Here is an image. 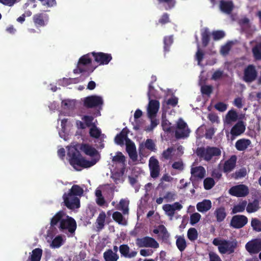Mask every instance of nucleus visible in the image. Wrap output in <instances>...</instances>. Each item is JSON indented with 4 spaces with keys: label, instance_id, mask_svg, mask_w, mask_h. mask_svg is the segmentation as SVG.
I'll return each instance as SVG.
<instances>
[{
    "label": "nucleus",
    "instance_id": "obj_1",
    "mask_svg": "<svg viewBox=\"0 0 261 261\" xmlns=\"http://www.w3.org/2000/svg\"><path fill=\"white\" fill-rule=\"evenodd\" d=\"M84 193V190L79 185H73L68 193L63 195L64 205L69 210L80 207L81 197Z\"/></svg>",
    "mask_w": 261,
    "mask_h": 261
},
{
    "label": "nucleus",
    "instance_id": "obj_2",
    "mask_svg": "<svg viewBox=\"0 0 261 261\" xmlns=\"http://www.w3.org/2000/svg\"><path fill=\"white\" fill-rule=\"evenodd\" d=\"M67 156L70 164L76 170V167L83 168H89L96 164L97 161L95 160L88 161L82 156L80 152L74 146L68 147Z\"/></svg>",
    "mask_w": 261,
    "mask_h": 261
},
{
    "label": "nucleus",
    "instance_id": "obj_3",
    "mask_svg": "<svg viewBox=\"0 0 261 261\" xmlns=\"http://www.w3.org/2000/svg\"><path fill=\"white\" fill-rule=\"evenodd\" d=\"M196 153L200 159L206 162H209L212 159L218 160L221 155V151L219 148L209 146L206 147H198Z\"/></svg>",
    "mask_w": 261,
    "mask_h": 261
},
{
    "label": "nucleus",
    "instance_id": "obj_4",
    "mask_svg": "<svg viewBox=\"0 0 261 261\" xmlns=\"http://www.w3.org/2000/svg\"><path fill=\"white\" fill-rule=\"evenodd\" d=\"M91 53L82 56L79 60L76 68L73 70V73L79 74L88 71L87 68L92 63Z\"/></svg>",
    "mask_w": 261,
    "mask_h": 261
},
{
    "label": "nucleus",
    "instance_id": "obj_5",
    "mask_svg": "<svg viewBox=\"0 0 261 261\" xmlns=\"http://www.w3.org/2000/svg\"><path fill=\"white\" fill-rule=\"evenodd\" d=\"M58 228L61 231L67 230L69 232L73 233L76 230V223L73 218L69 216H65V218L61 221Z\"/></svg>",
    "mask_w": 261,
    "mask_h": 261
},
{
    "label": "nucleus",
    "instance_id": "obj_6",
    "mask_svg": "<svg viewBox=\"0 0 261 261\" xmlns=\"http://www.w3.org/2000/svg\"><path fill=\"white\" fill-rule=\"evenodd\" d=\"M175 137L177 139L187 138L189 136L190 130L187 124L182 119H179L177 123Z\"/></svg>",
    "mask_w": 261,
    "mask_h": 261
},
{
    "label": "nucleus",
    "instance_id": "obj_7",
    "mask_svg": "<svg viewBox=\"0 0 261 261\" xmlns=\"http://www.w3.org/2000/svg\"><path fill=\"white\" fill-rule=\"evenodd\" d=\"M136 244L138 247L140 248H158L159 247V244L154 238L147 236L137 238L136 240Z\"/></svg>",
    "mask_w": 261,
    "mask_h": 261
},
{
    "label": "nucleus",
    "instance_id": "obj_8",
    "mask_svg": "<svg viewBox=\"0 0 261 261\" xmlns=\"http://www.w3.org/2000/svg\"><path fill=\"white\" fill-rule=\"evenodd\" d=\"M84 106L87 108L101 107L103 101L101 96L93 95L85 97L83 100Z\"/></svg>",
    "mask_w": 261,
    "mask_h": 261
},
{
    "label": "nucleus",
    "instance_id": "obj_9",
    "mask_svg": "<svg viewBox=\"0 0 261 261\" xmlns=\"http://www.w3.org/2000/svg\"><path fill=\"white\" fill-rule=\"evenodd\" d=\"M257 76V71L255 66L253 64L247 66L243 71V81L246 83H251L254 81Z\"/></svg>",
    "mask_w": 261,
    "mask_h": 261
},
{
    "label": "nucleus",
    "instance_id": "obj_10",
    "mask_svg": "<svg viewBox=\"0 0 261 261\" xmlns=\"http://www.w3.org/2000/svg\"><path fill=\"white\" fill-rule=\"evenodd\" d=\"M245 249L251 254L258 253L261 251V239H254L248 242Z\"/></svg>",
    "mask_w": 261,
    "mask_h": 261
},
{
    "label": "nucleus",
    "instance_id": "obj_11",
    "mask_svg": "<svg viewBox=\"0 0 261 261\" xmlns=\"http://www.w3.org/2000/svg\"><path fill=\"white\" fill-rule=\"evenodd\" d=\"M94 61L99 65H107L112 60L111 54L102 52H91Z\"/></svg>",
    "mask_w": 261,
    "mask_h": 261
},
{
    "label": "nucleus",
    "instance_id": "obj_12",
    "mask_svg": "<svg viewBox=\"0 0 261 261\" xmlns=\"http://www.w3.org/2000/svg\"><path fill=\"white\" fill-rule=\"evenodd\" d=\"M248 221L247 217L245 215H234L231 218L230 225L234 228L240 229L246 225Z\"/></svg>",
    "mask_w": 261,
    "mask_h": 261
},
{
    "label": "nucleus",
    "instance_id": "obj_13",
    "mask_svg": "<svg viewBox=\"0 0 261 261\" xmlns=\"http://www.w3.org/2000/svg\"><path fill=\"white\" fill-rule=\"evenodd\" d=\"M230 195L238 197H244L249 193L248 187L244 185H239L231 187L229 191Z\"/></svg>",
    "mask_w": 261,
    "mask_h": 261
},
{
    "label": "nucleus",
    "instance_id": "obj_14",
    "mask_svg": "<svg viewBox=\"0 0 261 261\" xmlns=\"http://www.w3.org/2000/svg\"><path fill=\"white\" fill-rule=\"evenodd\" d=\"M237 247V243L229 242L225 240H223V242L221 243L220 246H218V250L220 253L225 254L232 253L234 251V249Z\"/></svg>",
    "mask_w": 261,
    "mask_h": 261
},
{
    "label": "nucleus",
    "instance_id": "obj_15",
    "mask_svg": "<svg viewBox=\"0 0 261 261\" xmlns=\"http://www.w3.org/2000/svg\"><path fill=\"white\" fill-rule=\"evenodd\" d=\"M205 170L202 166H199L195 167H192L191 169V181L193 184H194L197 179H203L205 175Z\"/></svg>",
    "mask_w": 261,
    "mask_h": 261
},
{
    "label": "nucleus",
    "instance_id": "obj_16",
    "mask_svg": "<svg viewBox=\"0 0 261 261\" xmlns=\"http://www.w3.org/2000/svg\"><path fill=\"white\" fill-rule=\"evenodd\" d=\"M149 168L150 176L153 178H157L160 171V167L158 160L154 156H151L149 161Z\"/></svg>",
    "mask_w": 261,
    "mask_h": 261
},
{
    "label": "nucleus",
    "instance_id": "obj_17",
    "mask_svg": "<svg viewBox=\"0 0 261 261\" xmlns=\"http://www.w3.org/2000/svg\"><path fill=\"white\" fill-rule=\"evenodd\" d=\"M160 103L159 100L156 99H149L147 107V114L150 119L153 118L156 115L160 109Z\"/></svg>",
    "mask_w": 261,
    "mask_h": 261
},
{
    "label": "nucleus",
    "instance_id": "obj_18",
    "mask_svg": "<svg viewBox=\"0 0 261 261\" xmlns=\"http://www.w3.org/2000/svg\"><path fill=\"white\" fill-rule=\"evenodd\" d=\"M33 20L36 27H44L48 20V16L44 13H37L33 15Z\"/></svg>",
    "mask_w": 261,
    "mask_h": 261
},
{
    "label": "nucleus",
    "instance_id": "obj_19",
    "mask_svg": "<svg viewBox=\"0 0 261 261\" xmlns=\"http://www.w3.org/2000/svg\"><path fill=\"white\" fill-rule=\"evenodd\" d=\"M126 151L128 154L129 158L133 161H136L138 155L136 151V147L135 143L130 139L126 140Z\"/></svg>",
    "mask_w": 261,
    "mask_h": 261
},
{
    "label": "nucleus",
    "instance_id": "obj_20",
    "mask_svg": "<svg viewBox=\"0 0 261 261\" xmlns=\"http://www.w3.org/2000/svg\"><path fill=\"white\" fill-rule=\"evenodd\" d=\"M219 8L220 10L226 14H229L232 11L234 5L232 1L220 0L219 3Z\"/></svg>",
    "mask_w": 261,
    "mask_h": 261
},
{
    "label": "nucleus",
    "instance_id": "obj_21",
    "mask_svg": "<svg viewBox=\"0 0 261 261\" xmlns=\"http://www.w3.org/2000/svg\"><path fill=\"white\" fill-rule=\"evenodd\" d=\"M237 157L232 155L228 160L226 161L223 165V171L225 173L231 172L236 167Z\"/></svg>",
    "mask_w": 261,
    "mask_h": 261
},
{
    "label": "nucleus",
    "instance_id": "obj_22",
    "mask_svg": "<svg viewBox=\"0 0 261 261\" xmlns=\"http://www.w3.org/2000/svg\"><path fill=\"white\" fill-rule=\"evenodd\" d=\"M119 251L122 256L127 258H132L136 256L137 252L136 251H132L129 252V247L126 244L121 245L119 247Z\"/></svg>",
    "mask_w": 261,
    "mask_h": 261
},
{
    "label": "nucleus",
    "instance_id": "obj_23",
    "mask_svg": "<svg viewBox=\"0 0 261 261\" xmlns=\"http://www.w3.org/2000/svg\"><path fill=\"white\" fill-rule=\"evenodd\" d=\"M251 141L248 139L242 138L237 140L235 143V147L237 150L245 151L250 145Z\"/></svg>",
    "mask_w": 261,
    "mask_h": 261
},
{
    "label": "nucleus",
    "instance_id": "obj_24",
    "mask_svg": "<svg viewBox=\"0 0 261 261\" xmlns=\"http://www.w3.org/2000/svg\"><path fill=\"white\" fill-rule=\"evenodd\" d=\"M128 130L126 128H123L121 132L118 134L115 137V142L117 145L122 146L124 145V142H126V140L129 139L127 137Z\"/></svg>",
    "mask_w": 261,
    "mask_h": 261
},
{
    "label": "nucleus",
    "instance_id": "obj_25",
    "mask_svg": "<svg viewBox=\"0 0 261 261\" xmlns=\"http://www.w3.org/2000/svg\"><path fill=\"white\" fill-rule=\"evenodd\" d=\"M245 130V126L243 121L238 122L231 129L230 133L233 136H238Z\"/></svg>",
    "mask_w": 261,
    "mask_h": 261
},
{
    "label": "nucleus",
    "instance_id": "obj_26",
    "mask_svg": "<svg viewBox=\"0 0 261 261\" xmlns=\"http://www.w3.org/2000/svg\"><path fill=\"white\" fill-rule=\"evenodd\" d=\"M211 207L212 202L211 200L207 199H204L202 201L198 202L196 205L197 211L201 213L206 212Z\"/></svg>",
    "mask_w": 261,
    "mask_h": 261
},
{
    "label": "nucleus",
    "instance_id": "obj_27",
    "mask_svg": "<svg viewBox=\"0 0 261 261\" xmlns=\"http://www.w3.org/2000/svg\"><path fill=\"white\" fill-rule=\"evenodd\" d=\"M80 149L86 155L94 156L98 154L97 150L88 144H82L80 146Z\"/></svg>",
    "mask_w": 261,
    "mask_h": 261
},
{
    "label": "nucleus",
    "instance_id": "obj_28",
    "mask_svg": "<svg viewBox=\"0 0 261 261\" xmlns=\"http://www.w3.org/2000/svg\"><path fill=\"white\" fill-rule=\"evenodd\" d=\"M65 214L63 211H60L57 213L55 216L51 219L50 225L51 227H55L64 219V216H65Z\"/></svg>",
    "mask_w": 261,
    "mask_h": 261
},
{
    "label": "nucleus",
    "instance_id": "obj_29",
    "mask_svg": "<svg viewBox=\"0 0 261 261\" xmlns=\"http://www.w3.org/2000/svg\"><path fill=\"white\" fill-rule=\"evenodd\" d=\"M128 205V200L121 199L119 203L116 206V208L122 211L123 215H127L129 212Z\"/></svg>",
    "mask_w": 261,
    "mask_h": 261
},
{
    "label": "nucleus",
    "instance_id": "obj_30",
    "mask_svg": "<svg viewBox=\"0 0 261 261\" xmlns=\"http://www.w3.org/2000/svg\"><path fill=\"white\" fill-rule=\"evenodd\" d=\"M103 256L105 261H117L119 258L118 254L110 249L107 250Z\"/></svg>",
    "mask_w": 261,
    "mask_h": 261
},
{
    "label": "nucleus",
    "instance_id": "obj_31",
    "mask_svg": "<svg viewBox=\"0 0 261 261\" xmlns=\"http://www.w3.org/2000/svg\"><path fill=\"white\" fill-rule=\"evenodd\" d=\"M144 147L151 151L155 152L156 151L155 144L151 139H147L144 143H142L140 144L139 149H141Z\"/></svg>",
    "mask_w": 261,
    "mask_h": 261
},
{
    "label": "nucleus",
    "instance_id": "obj_32",
    "mask_svg": "<svg viewBox=\"0 0 261 261\" xmlns=\"http://www.w3.org/2000/svg\"><path fill=\"white\" fill-rule=\"evenodd\" d=\"M217 222L223 221L226 217L225 208L224 207L217 208L214 212Z\"/></svg>",
    "mask_w": 261,
    "mask_h": 261
},
{
    "label": "nucleus",
    "instance_id": "obj_33",
    "mask_svg": "<svg viewBox=\"0 0 261 261\" xmlns=\"http://www.w3.org/2000/svg\"><path fill=\"white\" fill-rule=\"evenodd\" d=\"M259 208V201L254 199L252 202H249L246 205V211L248 213H254Z\"/></svg>",
    "mask_w": 261,
    "mask_h": 261
},
{
    "label": "nucleus",
    "instance_id": "obj_34",
    "mask_svg": "<svg viewBox=\"0 0 261 261\" xmlns=\"http://www.w3.org/2000/svg\"><path fill=\"white\" fill-rule=\"evenodd\" d=\"M142 115V112L140 109H137L134 114V119L135 121L134 122L132 123V124L133 125V128L135 130H139L141 126V122L139 120H138L139 118H140Z\"/></svg>",
    "mask_w": 261,
    "mask_h": 261
},
{
    "label": "nucleus",
    "instance_id": "obj_35",
    "mask_svg": "<svg viewBox=\"0 0 261 261\" xmlns=\"http://www.w3.org/2000/svg\"><path fill=\"white\" fill-rule=\"evenodd\" d=\"M252 53L255 60H261V41L252 47Z\"/></svg>",
    "mask_w": 261,
    "mask_h": 261
},
{
    "label": "nucleus",
    "instance_id": "obj_36",
    "mask_svg": "<svg viewBox=\"0 0 261 261\" xmlns=\"http://www.w3.org/2000/svg\"><path fill=\"white\" fill-rule=\"evenodd\" d=\"M164 51L166 53L170 50V47L173 42L172 36H165L164 38Z\"/></svg>",
    "mask_w": 261,
    "mask_h": 261
},
{
    "label": "nucleus",
    "instance_id": "obj_37",
    "mask_svg": "<svg viewBox=\"0 0 261 261\" xmlns=\"http://www.w3.org/2000/svg\"><path fill=\"white\" fill-rule=\"evenodd\" d=\"M106 218V215L104 212L99 214L96 219V227L98 229H102L104 227Z\"/></svg>",
    "mask_w": 261,
    "mask_h": 261
},
{
    "label": "nucleus",
    "instance_id": "obj_38",
    "mask_svg": "<svg viewBox=\"0 0 261 261\" xmlns=\"http://www.w3.org/2000/svg\"><path fill=\"white\" fill-rule=\"evenodd\" d=\"M42 254V250L40 248H35L32 251L30 257L31 261H40Z\"/></svg>",
    "mask_w": 261,
    "mask_h": 261
},
{
    "label": "nucleus",
    "instance_id": "obj_39",
    "mask_svg": "<svg viewBox=\"0 0 261 261\" xmlns=\"http://www.w3.org/2000/svg\"><path fill=\"white\" fill-rule=\"evenodd\" d=\"M247 204V201L246 200H244L240 202L237 205H235L232 208V213L236 214L244 212L246 207Z\"/></svg>",
    "mask_w": 261,
    "mask_h": 261
},
{
    "label": "nucleus",
    "instance_id": "obj_40",
    "mask_svg": "<svg viewBox=\"0 0 261 261\" xmlns=\"http://www.w3.org/2000/svg\"><path fill=\"white\" fill-rule=\"evenodd\" d=\"M176 245L180 252L184 251L187 247V243L185 238L181 236L178 237L176 241Z\"/></svg>",
    "mask_w": 261,
    "mask_h": 261
},
{
    "label": "nucleus",
    "instance_id": "obj_41",
    "mask_svg": "<svg viewBox=\"0 0 261 261\" xmlns=\"http://www.w3.org/2000/svg\"><path fill=\"white\" fill-rule=\"evenodd\" d=\"M112 218L119 224L125 225L126 224L124 218L120 212L117 211L114 212L112 215Z\"/></svg>",
    "mask_w": 261,
    "mask_h": 261
},
{
    "label": "nucleus",
    "instance_id": "obj_42",
    "mask_svg": "<svg viewBox=\"0 0 261 261\" xmlns=\"http://www.w3.org/2000/svg\"><path fill=\"white\" fill-rule=\"evenodd\" d=\"M162 126L164 132L170 133L173 132L174 127L171 126V123L166 119H163L162 121Z\"/></svg>",
    "mask_w": 261,
    "mask_h": 261
},
{
    "label": "nucleus",
    "instance_id": "obj_43",
    "mask_svg": "<svg viewBox=\"0 0 261 261\" xmlns=\"http://www.w3.org/2000/svg\"><path fill=\"white\" fill-rule=\"evenodd\" d=\"M159 4H163L165 9L169 10L172 9L175 5V0H158Z\"/></svg>",
    "mask_w": 261,
    "mask_h": 261
},
{
    "label": "nucleus",
    "instance_id": "obj_44",
    "mask_svg": "<svg viewBox=\"0 0 261 261\" xmlns=\"http://www.w3.org/2000/svg\"><path fill=\"white\" fill-rule=\"evenodd\" d=\"M113 162L121 163L124 166L125 163V157L121 152H117L116 155L114 156L112 159Z\"/></svg>",
    "mask_w": 261,
    "mask_h": 261
},
{
    "label": "nucleus",
    "instance_id": "obj_45",
    "mask_svg": "<svg viewBox=\"0 0 261 261\" xmlns=\"http://www.w3.org/2000/svg\"><path fill=\"white\" fill-rule=\"evenodd\" d=\"M89 134L91 137L98 139L101 136V130L96 127L95 124H93L90 129Z\"/></svg>",
    "mask_w": 261,
    "mask_h": 261
},
{
    "label": "nucleus",
    "instance_id": "obj_46",
    "mask_svg": "<svg viewBox=\"0 0 261 261\" xmlns=\"http://www.w3.org/2000/svg\"><path fill=\"white\" fill-rule=\"evenodd\" d=\"M251 226L253 229L257 232L261 231V221L258 219L252 218L251 221Z\"/></svg>",
    "mask_w": 261,
    "mask_h": 261
},
{
    "label": "nucleus",
    "instance_id": "obj_47",
    "mask_svg": "<svg viewBox=\"0 0 261 261\" xmlns=\"http://www.w3.org/2000/svg\"><path fill=\"white\" fill-rule=\"evenodd\" d=\"M187 236L189 240L194 241L198 238V232L196 228L192 227L189 229L187 232Z\"/></svg>",
    "mask_w": 261,
    "mask_h": 261
},
{
    "label": "nucleus",
    "instance_id": "obj_48",
    "mask_svg": "<svg viewBox=\"0 0 261 261\" xmlns=\"http://www.w3.org/2000/svg\"><path fill=\"white\" fill-rule=\"evenodd\" d=\"M202 44L203 47H206L210 40V33L207 30H205L201 33Z\"/></svg>",
    "mask_w": 261,
    "mask_h": 261
},
{
    "label": "nucleus",
    "instance_id": "obj_49",
    "mask_svg": "<svg viewBox=\"0 0 261 261\" xmlns=\"http://www.w3.org/2000/svg\"><path fill=\"white\" fill-rule=\"evenodd\" d=\"M215 182L214 179L211 177H207L204 179L203 186L205 190L211 189L215 185Z\"/></svg>",
    "mask_w": 261,
    "mask_h": 261
},
{
    "label": "nucleus",
    "instance_id": "obj_50",
    "mask_svg": "<svg viewBox=\"0 0 261 261\" xmlns=\"http://www.w3.org/2000/svg\"><path fill=\"white\" fill-rule=\"evenodd\" d=\"M159 229L161 234H162V239L163 241L166 242L168 241L169 234L166 228L163 225L159 226Z\"/></svg>",
    "mask_w": 261,
    "mask_h": 261
},
{
    "label": "nucleus",
    "instance_id": "obj_51",
    "mask_svg": "<svg viewBox=\"0 0 261 261\" xmlns=\"http://www.w3.org/2000/svg\"><path fill=\"white\" fill-rule=\"evenodd\" d=\"M63 239L61 236H58L52 241L51 246L54 248H59L62 244Z\"/></svg>",
    "mask_w": 261,
    "mask_h": 261
},
{
    "label": "nucleus",
    "instance_id": "obj_52",
    "mask_svg": "<svg viewBox=\"0 0 261 261\" xmlns=\"http://www.w3.org/2000/svg\"><path fill=\"white\" fill-rule=\"evenodd\" d=\"M226 119L230 121H235L238 118L237 112L233 110H230L226 115Z\"/></svg>",
    "mask_w": 261,
    "mask_h": 261
},
{
    "label": "nucleus",
    "instance_id": "obj_53",
    "mask_svg": "<svg viewBox=\"0 0 261 261\" xmlns=\"http://www.w3.org/2000/svg\"><path fill=\"white\" fill-rule=\"evenodd\" d=\"M82 119L84 121L87 127H92L93 125L95 124L94 123H92V121L94 120V118L92 116L84 115L82 117Z\"/></svg>",
    "mask_w": 261,
    "mask_h": 261
},
{
    "label": "nucleus",
    "instance_id": "obj_54",
    "mask_svg": "<svg viewBox=\"0 0 261 261\" xmlns=\"http://www.w3.org/2000/svg\"><path fill=\"white\" fill-rule=\"evenodd\" d=\"M213 88L211 85H204L201 87V91L203 94L210 96L213 92Z\"/></svg>",
    "mask_w": 261,
    "mask_h": 261
},
{
    "label": "nucleus",
    "instance_id": "obj_55",
    "mask_svg": "<svg viewBox=\"0 0 261 261\" xmlns=\"http://www.w3.org/2000/svg\"><path fill=\"white\" fill-rule=\"evenodd\" d=\"M247 172L245 168L240 169L238 171H236V172L233 174L232 176L235 179H239L242 177H244L246 175Z\"/></svg>",
    "mask_w": 261,
    "mask_h": 261
},
{
    "label": "nucleus",
    "instance_id": "obj_56",
    "mask_svg": "<svg viewBox=\"0 0 261 261\" xmlns=\"http://www.w3.org/2000/svg\"><path fill=\"white\" fill-rule=\"evenodd\" d=\"M163 208L167 213L168 216L172 217L174 215V209H173V206L171 204H165L163 206Z\"/></svg>",
    "mask_w": 261,
    "mask_h": 261
},
{
    "label": "nucleus",
    "instance_id": "obj_57",
    "mask_svg": "<svg viewBox=\"0 0 261 261\" xmlns=\"http://www.w3.org/2000/svg\"><path fill=\"white\" fill-rule=\"evenodd\" d=\"M201 218V215L198 213H195L190 216V224L192 225L198 223Z\"/></svg>",
    "mask_w": 261,
    "mask_h": 261
},
{
    "label": "nucleus",
    "instance_id": "obj_58",
    "mask_svg": "<svg viewBox=\"0 0 261 261\" xmlns=\"http://www.w3.org/2000/svg\"><path fill=\"white\" fill-rule=\"evenodd\" d=\"M153 81L150 82L148 86V91L147 92V96H148L149 99H150L151 98V97H153V98H159V97L155 96L154 94H153V92L155 91V90H154V87L153 86Z\"/></svg>",
    "mask_w": 261,
    "mask_h": 261
},
{
    "label": "nucleus",
    "instance_id": "obj_59",
    "mask_svg": "<svg viewBox=\"0 0 261 261\" xmlns=\"http://www.w3.org/2000/svg\"><path fill=\"white\" fill-rule=\"evenodd\" d=\"M170 22L169 15L167 13H164L159 19V23L162 25H164Z\"/></svg>",
    "mask_w": 261,
    "mask_h": 261
},
{
    "label": "nucleus",
    "instance_id": "obj_60",
    "mask_svg": "<svg viewBox=\"0 0 261 261\" xmlns=\"http://www.w3.org/2000/svg\"><path fill=\"white\" fill-rule=\"evenodd\" d=\"M204 53L199 47L195 55V59L198 62V65H200L201 62L202 61L204 58Z\"/></svg>",
    "mask_w": 261,
    "mask_h": 261
},
{
    "label": "nucleus",
    "instance_id": "obj_61",
    "mask_svg": "<svg viewBox=\"0 0 261 261\" xmlns=\"http://www.w3.org/2000/svg\"><path fill=\"white\" fill-rule=\"evenodd\" d=\"M213 39L215 40H218L225 36V33L223 31H216L212 33Z\"/></svg>",
    "mask_w": 261,
    "mask_h": 261
},
{
    "label": "nucleus",
    "instance_id": "obj_62",
    "mask_svg": "<svg viewBox=\"0 0 261 261\" xmlns=\"http://www.w3.org/2000/svg\"><path fill=\"white\" fill-rule=\"evenodd\" d=\"M214 107L217 110L223 112L227 109V105L223 102H219L215 104Z\"/></svg>",
    "mask_w": 261,
    "mask_h": 261
},
{
    "label": "nucleus",
    "instance_id": "obj_63",
    "mask_svg": "<svg viewBox=\"0 0 261 261\" xmlns=\"http://www.w3.org/2000/svg\"><path fill=\"white\" fill-rule=\"evenodd\" d=\"M173 151V148L172 147H169L166 150L163 151L162 153L163 157L166 160L169 159L171 155L172 151Z\"/></svg>",
    "mask_w": 261,
    "mask_h": 261
},
{
    "label": "nucleus",
    "instance_id": "obj_64",
    "mask_svg": "<svg viewBox=\"0 0 261 261\" xmlns=\"http://www.w3.org/2000/svg\"><path fill=\"white\" fill-rule=\"evenodd\" d=\"M210 261H222L220 257L214 252H210L208 253Z\"/></svg>",
    "mask_w": 261,
    "mask_h": 261
}]
</instances>
